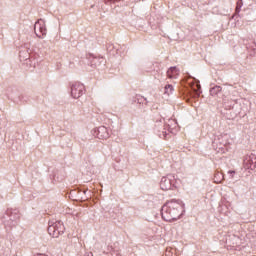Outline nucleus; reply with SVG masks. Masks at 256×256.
<instances>
[{
	"instance_id": "obj_2",
	"label": "nucleus",
	"mask_w": 256,
	"mask_h": 256,
	"mask_svg": "<svg viewBox=\"0 0 256 256\" xmlns=\"http://www.w3.org/2000/svg\"><path fill=\"white\" fill-rule=\"evenodd\" d=\"M48 233L51 237L57 238L59 235H63L65 233V226L63 222L58 221L55 222L53 225L48 227Z\"/></svg>"
},
{
	"instance_id": "obj_3",
	"label": "nucleus",
	"mask_w": 256,
	"mask_h": 256,
	"mask_svg": "<svg viewBox=\"0 0 256 256\" xmlns=\"http://www.w3.org/2000/svg\"><path fill=\"white\" fill-rule=\"evenodd\" d=\"M34 32L37 37H43L47 35V28L45 26V20L39 19L34 25Z\"/></svg>"
},
{
	"instance_id": "obj_11",
	"label": "nucleus",
	"mask_w": 256,
	"mask_h": 256,
	"mask_svg": "<svg viewBox=\"0 0 256 256\" xmlns=\"http://www.w3.org/2000/svg\"><path fill=\"white\" fill-rule=\"evenodd\" d=\"M228 173L231 175L232 178H233V175H235V171L233 170L228 171Z\"/></svg>"
},
{
	"instance_id": "obj_6",
	"label": "nucleus",
	"mask_w": 256,
	"mask_h": 256,
	"mask_svg": "<svg viewBox=\"0 0 256 256\" xmlns=\"http://www.w3.org/2000/svg\"><path fill=\"white\" fill-rule=\"evenodd\" d=\"M222 90L223 88H221V86H214L213 88L210 89V94L219 95V93H221Z\"/></svg>"
},
{
	"instance_id": "obj_7",
	"label": "nucleus",
	"mask_w": 256,
	"mask_h": 256,
	"mask_svg": "<svg viewBox=\"0 0 256 256\" xmlns=\"http://www.w3.org/2000/svg\"><path fill=\"white\" fill-rule=\"evenodd\" d=\"M174 89H173V85H166L165 88H164V93L166 95H171V93H173Z\"/></svg>"
},
{
	"instance_id": "obj_4",
	"label": "nucleus",
	"mask_w": 256,
	"mask_h": 256,
	"mask_svg": "<svg viewBox=\"0 0 256 256\" xmlns=\"http://www.w3.org/2000/svg\"><path fill=\"white\" fill-rule=\"evenodd\" d=\"M83 91H85V86L81 83H75L72 86L71 95L74 99H79L83 95Z\"/></svg>"
},
{
	"instance_id": "obj_8",
	"label": "nucleus",
	"mask_w": 256,
	"mask_h": 256,
	"mask_svg": "<svg viewBox=\"0 0 256 256\" xmlns=\"http://www.w3.org/2000/svg\"><path fill=\"white\" fill-rule=\"evenodd\" d=\"M160 187L163 191H169V189H171V184H160Z\"/></svg>"
},
{
	"instance_id": "obj_9",
	"label": "nucleus",
	"mask_w": 256,
	"mask_h": 256,
	"mask_svg": "<svg viewBox=\"0 0 256 256\" xmlns=\"http://www.w3.org/2000/svg\"><path fill=\"white\" fill-rule=\"evenodd\" d=\"M241 7H243V0H239L237 2L236 11H239V9H241Z\"/></svg>"
},
{
	"instance_id": "obj_1",
	"label": "nucleus",
	"mask_w": 256,
	"mask_h": 256,
	"mask_svg": "<svg viewBox=\"0 0 256 256\" xmlns=\"http://www.w3.org/2000/svg\"><path fill=\"white\" fill-rule=\"evenodd\" d=\"M183 203L172 200L162 207V217L165 221H177L183 215Z\"/></svg>"
},
{
	"instance_id": "obj_10",
	"label": "nucleus",
	"mask_w": 256,
	"mask_h": 256,
	"mask_svg": "<svg viewBox=\"0 0 256 256\" xmlns=\"http://www.w3.org/2000/svg\"><path fill=\"white\" fill-rule=\"evenodd\" d=\"M201 89V84H196V88H194V91L197 93Z\"/></svg>"
},
{
	"instance_id": "obj_12",
	"label": "nucleus",
	"mask_w": 256,
	"mask_h": 256,
	"mask_svg": "<svg viewBox=\"0 0 256 256\" xmlns=\"http://www.w3.org/2000/svg\"><path fill=\"white\" fill-rule=\"evenodd\" d=\"M108 1H111L112 3H115V1H119V0H108Z\"/></svg>"
},
{
	"instance_id": "obj_5",
	"label": "nucleus",
	"mask_w": 256,
	"mask_h": 256,
	"mask_svg": "<svg viewBox=\"0 0 256 256\" xmlns=\"http://www.w3.org/2000/svg\"><path fill=\"white\" fill-rule=\"evenodd\" d=\"M167 76L169 79H177V77H179V69H177V67L169 68L167 71Z\"/></svg>"
}]
</instances>
